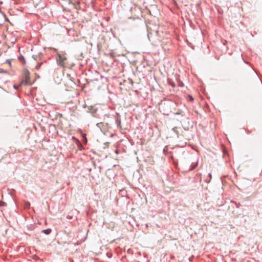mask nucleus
Masks as SVG:
<instances>
[{
  "instance_id": "1",
  "label": "nucleus",
  "mask_w": 262,
  "mask_h": 262,
  "mask_svg": "<svg viewBox=\"0 0 262 262\" xmlns=\"http://www.w3.org/2000/svg\"><path fill=\"white\" fill-rule=\"evenodd\" d=\"M173 103L170 101H161L159 105L160 111L164 114L168 115L171 112Z\"/></svg>"
},
{
  "instance_id": "2",
  "label": "nucleus",
  "mask_w": 262,
  "mask_h": 262,
  "mask_svg": "<svg viewBox=\"0 0 262 262\" xmlns=\"http://www.w3.org/2000/svg\"><path fill=\"white\" fill-rule=\"evenodd\" d=\"M33 83V82L31 81L30 73L27 70H25L24 71V77L22 79L19 85H30Z\"/></svg>"
},
{
  "instance_id": "3",
  "label": "nucleus",
  "mask_w": 262,
  "mask_h": 262,
  "mask_svg": "<svg viewBox=\"0 0 262 262\" xmlns=\"http://www.w3.org/2000/svg\"><path fill=\"white\" fill-rule=\"evenodd\" d=\"M58 58L57 59L58 64L62 67H65L67 60V57L64 55L60 54H58Z\"/></svg>"
},
{
  "instance_id": "4",
  "label": "nucleus",
  "mask_w": 262,
  "mask_h": 262,
  "mask_svg": "<svg viewBox=\"0 0 262 262\" xmlns=\"http://www.w3.org/2000/svg\"><path fill=\"white\" fill-rule=\"evenodd\" d=\"M43 232L46 234H49L51 233V230L50 229H46V230H43Z\"/></svg>"
},
{
  "instance_id": "5",
  "label": "nucleus",
  "mask_w": 262,
  "mask_h": 262,
  "mask_svg": "<svg viewBox=\"0 0 262 262\" xmlns=\"http://www.w3.org/2000/svg\"><path fill=\"white\" fill-rule=\"evenodd\" d=\"M30 204L29 202H27L25 204V207L26 208H29L30 207Z\"/></svg>"
},
{
  "instance_id": "6",
  "label": "nucleus",
  "mask_w": 262,
  "mask_h": 262,
  "mask_svg": "<svg viewBox=\"0 0 262 262\" xmlns=\"http://www.w3.org/2000/svg\"><path fill=\"white\" fill-rule=\"evenodd\" d=\"M7 70H4L3 69L0 68V73H7Z\"/></svg>"
},
{
  "instance_id": "7",
  "label": "nucleus",
  "mask_w": 262,
  "mask_h": 262,
  "mask_svg": "<svg viewBox=\"0 0 262 262\" xmlns=\"http://www.w3.org/2000/svg\"><path fill=\"white\" fill-rule=\"evenodd\" d=\"M188 99L189 101H192L193 100V98L192 96L189 95L188 96Z\"/></svg>"
},
{
  "instance_id": "8",
  "label": "nucleus",
  "mask_w": 262,
  "mask_h": 262,
  "mask_svg": "<svg viewBox=\"0 0 262 262\" xmlns=\"http://www.w3.org/2000/svg\"><path fill=\"white\" fill-rule=\"evenodd\" d=\"M19 59H20V60H23V61H24V63L25 62V59H24V58L23 56H21L20 58H19Z\"/></svg>"
},
{
  "instance_id": "9",
  "label": "nucleus",
  "mask_w": 262,
  "mask_h": 262,
  "mask_svg": "<svg viewBox=\"0 0 262 262\" xmlns=\"http://www.w3.org/2000/svg\"><path fill=\"white\" fill-rule=\"evenodd\" d=\"M7 63H8V64H9V67H11V62L10 61H8L7 60Z\"/></svg>"
},
{
  "instance_id": "10",
  "label": "nucleus",
  "mask_w": 262,
  "mask_h": 262,
  "mask_svg": "<svg viewBox=\"0 0 262 262\" xmlns=\"http://www.w3.org/2000/svg\"><path fill=\"white\" fill-rule=\"evenodd\" d=\"M18 86H15V85H14V88L15 89H18Z\"/></svg>"
},
{
  "instance_id": "11",
  "label": "nucleus",
  "mask_w": 262,
  "mask_h": 262,
  "mask_svg": "<svg viewBox=\"0 0 262 262\" xmlns=\"http://www.w3.org/2000/svg\"><path fill=\"white\" fill-rule=\"evenodd\" d=\"M59 116L60 117H62V115L61 114H59Z\"/></svg>"
},
{
  "instance_id": "12",
  "label": "nucleus",
  "mask_w": 262,
  "mask_h": 262,
  "mask_svg": "<svg viewBox=\"0 0 262 262\" xmlns=\"http://www.w3.org/2000/svg\"><path fill=\"white\" fill-rule=\"evenodd\" d=\"M2 203H3V202H1V201H0V206H1V205H2Z\"/></svg>"
}]
</instances>
